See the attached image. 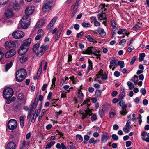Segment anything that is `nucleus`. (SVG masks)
<instances>
[{"label":"nucleus","mask_w":149,"mask_h":149,"mask_svg":"<svg viewBox=\"0 0 149 149\" xmlns=\"http://www.w3.org/2000/svg\"><path fill=\"white\" fill-rule=\"evenodd\" d=\"M26 71L23 68H21L16 72L15 78L17 81L20 82L26 78Z\"/></svg>","instance_id":"obj_1"},{"label":"nucleus","mask_w":149,"mask_h":149,"mask_svg":"<svg viewBox=\"0 0 149 149\" xmlns=\"http://www.w3.org/2000/svg\"><path fill=\"white\" fill-rule=\"evenodd\" d=\"M13 94L14 92L13 89L9 87L4 88L3 92V97L5 99L10 98Z\"/></svg>","instance_id":"obj_2"},{"label":"nucleus","mask_w":149,"mask_h":149,"mask_svg":"<svg viewBox=\"0 0 149 149\" xmlns=\"http://www.w3.org/2000/svg\"><path fill=\"white\" fill-rule=\"evenodd\" d=\"M30 19L29 16H24L21 19L20 24L22 28L26 29L29 26L30 23Z\"/></svg>","instance_id":"obj_3"},{"label":"nucleus","mask_w":149,"mask_h":149,"mask_svg":"<svg viewBox=\"0 0 149 149\" xmlns=\"http://www.w3.org/2000/svg\"><path fill=\"white\" fill-rule=\"evenodd\" d=\"M17 123L16 120L15 119H11L8 122L7 127L10 130L15 129L17 126Z\"/></svg>","instance_id":"obj_4"},{"label":"nucleus","mask_w":149,"mask_h":149,"mask_svg":"<svg viewBox=\"0 0 149 149\" xmlns=\"http://www.w3.org/2000/svg\"><path fill=\"white\" fill-rule=\"evenodd\" d=\"M48 47L49 45H48L45 46L44 45H42L40 47V50H39L38 51V52H37L36 53V55L39 57L41 56Z\"/></svg>","instance_id":"obj_5"},{"label":"nucleus","mask_w":149,"mask_h":149,"mask_svg":"<svg viewBox=\"0 0 149 149\" xmlns=\"http://www.w3.org/2000/svg\"><path fill=\"white\" fill-rule=\"evenodd\" d=\"M24 35V33L21 31H17L13 32L12 34L13 37L15 39L22 38Z\"/></svg>","instance_id":"obj_6"},{"label":"nucleus","mask_w":149,"mask_h":149,"mask_svg":"<svg viewBox=\"0 0 149 149\" xmlns=\"http://www.w3.org/2000/svg\"><path fill=\"white\" fill-rule=\"evenodd\" d=\"M35 7L33 6H30L27 7L25 9V13L26 16H29L34 11Z\"/></svg>","instance_id":"obj_7"},{"label":"nucleus","mask_w":149,"mask_h":149,"mask_svg":"<svg viewBox=\"0 0 149 149\" xmlns=\"http://www.w3.org/2000/svg\"><path fill=\"white\" fill-rule=\"evenodd\" d=\"M16 46L15 43L12 41L9 42L6 41L5 44V47L6 49H8L10 48L15 47Z\"/></svg>","instance_id":"obj_8"},{"label":"nucleus","mask_w":149,"mask_h":149,"mask_svg":"<svg viewBox=\"0 0 149 149\" xmlns=\"http://www.w3.org/2000/svg\"><path fill=\"white\" fill-rule=\"evenodd\" d=\"M53 3V1L49 2L44 4L42 8L43 11L44 12H46L47 9L50 8L52 6Z\"/></svg>","instance_id":"obj_9"},{"label":"nucleus","mask_w":149,"mask_h":149,"mask_svg":"<svg viewBox=\"0 0 149 149\" xmlns=\"http://www.w3.org/2000/svg\"><path fill=\"white\" fill-rule=\"evenodd\" d=\"M109 136V134L106 132L103 133L101 135V140L102 142L105 143L108 139Z\"/></svg>","instance_id":"obj_10"},{"label":"nucleus","mask_w":149,"mask_h":149,"mask_svg":"<svg viewBox=\"0 0 149 149\" xmlns=\"http://www.w3.org/2000/svg\"><path fill=\"white\" fill-rule=\"evenodd\" d=\"M15 53L16 52L15 50H10L6 53L5 56L6 58H9L13 56Z\"/></svg>","instance_id":"obj_11"},{"label":"nucleus","mask_w":149,"mask_h":149,"mask_svg":"<svg viewBox=\"0 0 149 149\" xmlns=\"http://www.w3.org/2000/svg\"><path fill=\"white\" fill-rule=\"evenodd\" d=\"M78 6H75L73 5L71 7V9L72 13L71 16V17L73 18L75 16V14L78 10Z\"/></svg>","instance_id":"obj_12"},{"label":"nucleus","mask_w":149,"mask_h":149,"mask_svg":"<svg viewBox=\"0 0 149 149\" xmlns=\"http://www.w3.org/2000/svg\"><path fill=\"white\" fill-rule=\"evenodd\" d=\"M84 113L83 114L82 116V119H84L85 118L87 117L88 115H91L92 113L91 112V111L90 110V109L89 108H88L87 109L84 110Z\"/></svg>","instance_id":"obj_13"},{"label":"nucleus","mask_w":149,"mask_h":149,"mask_svg":"<svg viewBox=\"0 0 149 149\" xmlns=\"http://www.w3.org/2000/svg\"><path fill=\"white\" fill-rule=\"evenodd\" d=\"M5 15L7 18H12L14 16V14L13 12L10 10L8 9L6 10Z\"/></svg>","instance_id":"obj_14"},{"label":"nucleus","mask_w":149,"mask_h":149,"mask_svg":"<svg viewBox=\"0 0 149 149\" xmlns=\"http://www.w3.org/2000/svg\"><path fill=\"white\" fill-rule=\"evenodd\" d=\"M15 143L13 141H10L7 145L6 149H15Z\"/></svg>","instance_id":"obj_15"},{"label":"nucleus","mask_w":149,"mask_h":149,"mask_svg":"<svg viewBox=\"0 0 149 149\" xmlns=\"http://www.w3.org/2000/svg\"><path fill=\"white\" fill-rule=\"evenodd\" d=\"M28 49V48H25L23 46L21 45L20 49L18 52L19 54L20 55H23L27 52Z\"/></svg>","instance_id":"obj_16"},{"label":"nucleus","mask_w":149,"mask_h":149,"mask_svg":"<svg viewBox=\"0 0 149 149\" xmlns=\"http://www.w3.org/2000/svg\"><path fill=\"white\" fill-rule=\"evenodd\" d=\"M31 42V38H29L25 40L24 42L22 45L25 48H28L27 47L30 44Z\"/></svg>","instance_id":"obj_17"},{"label":"nucleus","mask_w":149,"mask_h":149,"mask_svg":"<svg viewBox=\"0 0 149 149\" xmlns=\"http://www.w3.org/2000/svg\"><path fill=\"white\" fill-rule=\"evenodd\" d=\"M93 47H88L87 49L84 51L83 52V54H90L93 53Z\"/></svg>","instance_id":"obj_18"},{"label":"nucleus","mask_w":149,"mask_h":149,"mask_svg":"<svg viewBox=\"0 0 149 149\" xmlns=\"http://www.w3.org/2000/svg\"><path fill=\"white\" fill-rule=\"evenodd\" d=\"M97 16H98V19L100 20L104 19L107 20L105 13L102 12L100 14H98Z\"/></svg>","instance_id":"obj_19"},{"label":"nucleus","mask_w":149,"mask_h":149,"mask_svg":"<svg viewBox=\"0 0 149 149\" xmlns=\"http://www.w3.org/2000/svg\"><path fill=\"white\" fill-rule=\"evenodd\" d=\"M58 19V17L56 16L54 17L51 21L49 24H48L47 28L49 29H50V27L54 25L56 21Z\"/></svg>","instance_id":"obj_20"},{"label":"nucleus","mask_w":149,"mask_h":149,"mask_svg":"<svg viewBox=\"0 0 149 149\" xmlns=\"http://www.w3.org/2000/svg\"><path fill=\"white\" fill-rule=\"evenodd\" d=\"M97 31L102 37L104 36L106 34L104 30L102 28L99 27L97 29Z\"/></svg>","instance_id":"obj_21"},{"label":"nucleus","mask_w":149,"mask_h":149,"mask_svg":"<svg viewBox=\"0 0 149 149\" xmlns=\"http://www.w3.org/2000/svg\"><path fill=\"white\" fill-rule=\"evenodd\" d=\"M13 6L14 10H18L19 8V6L17 1L16 0L13 1Z\"/></svg>","instance_id":"obj_22"},{"label":"nucleus","mask_w":149,"mask_h":149,"mask_svg":"<svg viewBox=\"0 0 149 149\" xmlns=\"http://www.w3.org/2000/svg\"><path fill=\"white\" fill-rule=\"evenodd\" d=\"M125 103L124 101L121 100L118 103L119 105L121 107L122 109H126L127 107V104H125Z\"/></svg>","instance_id":"obj_23"},{"label":"nucleus","mask_w":149,"mask_h":149,"mask_svg":"<svg viewBox=\"0 0 149 149\" xmlns=\"http://www.w3.org/2000/svg\"><path fill=\"white\" fill-rule=\"evenodd\" d=\"M40 44L39 43H37L35 44L33 48V51L36 53L38 52V51L39 49Z\"/></svg>","instance_id":"obj_24"},{"label":"nucleus","mask_w":149,"mask_h":149,"mask_svg":"<svg viewBox=\"0 0 149 149\" xmlns=\"http://www.w3.org/2000/svg\"><path fill=\"white\" fill-rule=\"evenodd\" d=\"M93 36L90 35H87L86 36L88 40L89 41L91 42H93L94 43H97V42L93 38Z\"/></svg>","instance_id":"obj_25"},{"label":"nucleus","mask_w":149,"mask_h":149,"mask_svg":"<svg viewBox=\"0 0 149 149\" xmlns=\"http://www.w3.org/2000/svg\"><path fill=\"white\" fill-rule=\"evenodd\" d=\"M125 96V92L123 89H121L120 93L118 99L119 100H122Z\"/></svg>","instance_id":"obj_26"},{"label":"nucleus","mask_w":149,"mask_h":149,"mask_svg":"<svg viewBox=\"0 0 149 149\" xmlns=\"http://www.w3.org/2000/svg\"><path fill=\"white\" fill-rule=\"evenodd\" d=\"M18 99L20 100H25V98L24 95L23 93H21L19 94L18 96Z\"/></svg>","instance_id":"obj_27"},{"label":"nucleus","mask_w":149,"mask_h":149,"mask_svg":"<svg viewBox=\"0 0 149 149\" xmlns=\"http://www.w3.org/2000/svg\"><path fill=\"white\" fill-rule=\"evenodd\" d=\"M13 65V63L11 62L7 63L5 65V71L7 72L12 67Z\"/></svg>","instance_id":"obj_28"},{"label":"nucleus","mask_w":149,"mask_h":149,"mask_svg":"<svg viewBox=\"0 0 149 149\" xmlns=\"http://www.w3.org/2000/svg\"><path fill=\"white\" fill-rule=\"evenodd\" d=\"M98 7L99 8L101 9L102 12L105 11L107 10V9L105 8V4L101 3L99 6Z\"/></svg>","instance_id":"obj_29"},{"label":"nucleus","mask_w":149,"mask_h":149,"mask_svg":"<svg viewBox=\"0 0 149 149\" xmlns=\"http://www.w3.org/2000/svg\"><path fill=\"white\" fill-rule=\"evenodd\" d=\"M19 120L21 127L22 128L24 125V117L23 116H20L19 117Z\"/></svg>","instance_id":"obj_30"},{"label":"nucleus","mask_w":149,"mask_h":149,"mask_svg":"<svg viewBox=\"0 0 149 149\" xmlns=\"http://www.w3.org/2000/svg\"><path fill=\"white\" fill-rule=\"evenodd\" d=\"M55 143V141H51L45 147L46 149H50L53 146Z\"/></svg>","instance_id":"obj_31"},{"label":"nucleus","mask_w":149,"mask_h":149,"mask_svg":"<svg viewBox=\"0 0 149 149\" xmlns=\"http://www.w3.org/2000/svg\"><path fill=\"white\" fill-rule=\"evenodd\" d=\"M88 62L89 65L87 68V72H88L92 68V63L90 59H88Z\"/></svg>","instance_id":"obj_32"},{"label":"nucleus","mask_w":149,"mask_h":149,"mask_svg":"<svg viewBox=\"0 0 149 149\" xmlns=\"http://www.w3.org/2000/svg\"><path fill=\"white\" fill-rule=\"evenodd\" d=\"M102 91L101 90L97 89L96 90L95 96L96 97L98 98L101 97V94Z\"/></svg>","instance_id":"obj_33"},{"label":"nucleus","mask_w":149,"mask_h":149,"mask_svg":"<svg viewBox=\"0 0 149 149\" xmlns=\"http://www.w3.org/2000/svg\"><path fill=\"white\" fill-rule=\"evenodd\" d=\"M83 137L81 135L79 134L76 135V140L79 143L83 141Z\"/></svg>","instance_id":"obj_34"},{"label":"nucleus","mask_w":149,"mask_h":149,"mask_svg":"<svg viewBox=\"0 0 149 149\" xmlns=\"http://www.w3.org/2000/svg\"><path fill=\"white\" fill-rule=\"evenodd\" d=\"M132 81L134 82L135 84H136L138 81V77L137 76L134 75L131 80Z\"/></svg>","instance_id":"obj_35"},{"label":"nucleus","mask_w":149,"mask_h":149,"mask_svg":"<svg viewBox=\"0 0 149 149\" xmlns=\"http://www.w3.org/2000/svg\"><path fill=\"white\" fill-rule=\"evenodd\" d=\"M27 59V57L25 55L20 58V61L21 62L23 63L26 61Z\"/></svg>","instance_id":"obj_36"},{"label":"nucleus","mask_w":149,"mask_h":149,"mask_svg":"<svg viewBox=\"0 0 149 149\" xmlns=\"http://www.w3.org/2000/svg\"><path fill=\"white\" fill-rule=\"evenodd\" d=\"M99 113L101 117H102L104 115L105 110L104 109L102 108L101 110H99Z\"/></svg>","instance_id":"obj_37"},{"label":"nucleus","mask_w":149,"mask_h":149,"mask_svg":"<svg viewBox=\"0 0 149 149\" xmlns=\"http://www.w3.org/2000/svg\"><path fill=\"white\" fill-rule=\"evenodd\" d=\"M78 93V97L79 98L80 100H82L83 97V95L81 90H79Z\"/></svg>","instance_id":"obj_38"},{"label":"nucleus","mask_w":149,"mask_h":149,"mask_svg":"<svg viewBox=\"0 0 149 149\" xmlns=\"http://www.w3.org/2000/svg\"><path fill=\"white\" fill-rule=\"evenodd\" d=\"M30 143L29 141H26L25 140H24L23 141L22 145V148H24L26 145H27L29 144Z\"/></svg>","instance_id":"obj_39"},{"label":"nucleus","mask_w":149,"mask_h":149,"mask_svg":"<svg viewBox=\"0 0 149 149\" xmlns=\"http://www.w3.org/2000/svg\"><path fill=\"white\" fill-rule=\"evenodd\" d=\"M37 106V105L33 104V105L31 106V107L29 109V112L31 113L32 111H33Z\"/></svg>","instance_id":"obj_40"},{"label":"nucleus","mask_w":149,"mask_h":149,"mask_svg":"<svg viewBox=\"0 0 149 149\" xmlns=\"http://www.w3.org/2000/svg\"><path fill=\"white\" fill-rule=\"evenodd\" d=\"M127 85L130 90H132L134 87L133 84L130 81H128L127 82Z\"/></svg>","instance_id":"obj_41"},{"label":"nucleus","mask_w":149,"mask_h":149,"mask_svg":"<svg viewBox=\"0 0 149 149\" xmlns=\"http://www.w3.org/2000/svg\"><path fill=\"white\" fill-rule=\"evenodd\" d=\"M126 30L125 29H120L118 31L117 33L119 34H123L126 32Z\"/></svg>","instance_id":"obj_42"},{"label":"nucleus","mask_w":149,"mask_h":149,"mask_svg":"<svg viewBox=\"0 0 149 149\" xmlns=\"http://www.w3.org/2000/svg\"><path fill=\"white\" fill-rule=\"evenodd\" d=\"M45 23V19H41L39 22L38 25L41 26L44 24Z\"/></svg>","instance_id":"obj_43"},{"label":"nucleus","mask_w":149,"mask_h":149,"mask_svg":"<svg viewBox=\"0 0 149 149\" xmlns=\"http://www.w3.org/2000/svg\"><path fill=\"white\" fill-rule=\"evenodd\" d=\"M127 112L128 111L126 110V109H122V110L120 111V114L122 115L125 116L127 113Z\"/></svg>","instance_id":"obj_44"},{"label":"nucleus","mask_w":149,"mask_h":149,"mask_svg":"<svg viewBox=\"0 0 149 149\" xmlns=\"http://www.w3.org/2000/svg\"><path fill=\"white\" fill-rule=\"evenodd\" d=\"M145 56V54L143 53L141 54L139 56V60L140 61H141L144 59V58Z\"/></svg>","instance_id":"obj_45"},{"label":"nucleus","mask_w":149,"mask_h":149,"mask_svg":"<svg viewBox=\"0 0 149 149\" xmlns=\"http://www.w3.org/2000/svg\"><path fill=\"white\" fill-rule=\"evenodd\" d=\"M37 33V35H41V37H42L44 35V33L43 30L42 29H39L38 30Z\"/></svg>","instance_id":"obj_46"},{"label":"nucleus","mask_w":149,"mask_h":149,"mask_svg":"<svg viewBox=\"0 0 149 149\" xmlns=\"http://www.w3.org/2000/svg\"><path fill=\"white\" fill-rule=\"evenodd\" d=\"M117 65H118L120 66L121 68H123L124 67V62L123 61H119L118 62Z\"/></svg>","instance_id":"obj_47"},{"label":"nucleus","mask_w":149,"mask_h":149,"mask_svg":"<svg viewBox=\"0 0 149 149\" xmlns=\"http://www.w3.org/2000/svg\"><path fill=\"white\" fill-rule=\"evenodd\" d=\"M81 25L83 27H89L90 26V24L89 23L83 22Z\"/></svg>","instance_id":"obj_48"},{"label":"nucleus","mask_w":149,"mask_h":149,"mask_svg":"<svg viewBox=\"0 0 149 149\" xmlns=\"http://www.w3.org/2000/svg\"><path fill=\"white\" fill-rule=\"evenodd\" d=\"M42 68V65H40V67L38 70L37 72V75L38 76V77H39L41 73Z\"/></svg>","instance_id":"obj_49"},{"label":"nucleus","mask_w":149,"mask_h":149,"mask_svg":"<svg viewBox=\"0 0 149 149\" xmlns=\"http://www.w3.org/2000/svg\"><path fill=\"white\" fill-rule=\"evenodd\" d=\"M140 28V27L139 26L138 24H136L133 27L132 29L133 30L136 31L139 29Z\"/></svg>","instance_id":"obj_50"},{"label":"nucleus","mask_w":149,"mask_h":149,"mask_svg":"<svg viewBox=\"0 0 149 149\" xmlns=\"http://www.w3.org/2000/svg\"><path fill=\"white\" fill-rule=\"evenodd\" d=\"M20 108L21 105L20 104H17L15 106L14 109L17 111L20 110Z\"/></svg>","instance_id":"obj_51"},{"label":"nucleus","mask_w":149,"mask_h":149,"mask_svg":"<svg viewBox=\"0 0 149 149\" xmlns=\"http://www.w3.org/2000/svg\"><path fill=\"white\" fill-rule=\"evenodd\" d=\"M97 119L96 115L95 114H93L91 118V120L92 121H95Z\"/></svg>","instance_id":"obj_52"},{"label":"nucleus","mask_w":149,"mask_h":149,"mask_svg":"<svg viewBox=\"0 0 149 149\" xmlns=\"http://www.w3.org/2000/svg\"><path fill=\"white\" fill-rule=\"evenodd\" d=\"M111 137L112 139L114 141H117L118 140V137L116 134H113L112 135Z\"/></svg>","instance_id":"obj_53"},{"label":"nucleus","mask_w":149,"mask_h":149,"mask_svg":"<svg viewBox=\"0 0 149 149\" xmlns=\"http://www.w3.org/2000/svg\"><path fill=\"white\" fill-rule=\"evenodd\" d=\"M116 62L117 60H113L110 61V64H111L113 65L115 64L116 66H117V64L116 63Z\"/></svg>","instance_id":"obj_54"},{"label":"nucleus","mask_w":149,"mask_h":149,"mask_svg":"<svg viewBox=\"0 0 149 149\" xmlns=\"http://www.w3.org/2000/svg\"><path fill=\"white\" fill-rule=\"evenodd\" d=\"M136 56H134L132 59H131L130 62V64L131 65L133 64L134 62H135V61H136Z\"/></svg>","instance_id":"obj_55"},{"label":"nucleus","mask_w":149,"mask_h":149,"mask_svg":"<svg viewBox=\"0 0 149 149\" xmlns=\"http://www.w3.org/2000/svg\"><path fill=\"white\" fill-rule=\"evenodd\" d=\"M8 0H0V5H3L8 2Z\"/></svg>","instance_id":"obj_56"},{"label":"nucleus","mask_w":149,"mask_h":149,"mask_svg":"<svg viewBox=\"0 0 149 149\" xmlns=\"http://www.w3.org/2000/svg\"><path fill=\"white\" fill-rule=\"evenodd\" d=\"M84 33L83 32V31H81L77 34V37L78 38L81 37L83 35Z\"/></svg>","instance_id":"obj_57"},{"label":"nucleus","mask_w":149,"mask_h":149,"mask_svg":"<svg viewBox=\"0 0 149 149\" xmlns=\"http://www.w3.org/2000/svg\"><path fill=\"white\" fill-rule=\"evenodd\" d=\"M138 116L139 123V124H141L142 123V116L140 114L138 115Z\"/></svg>","instance_id":"obj_58"},{"label":"nucleus","mask_w":149,"mask_h":149,"mask_svg":"<svg viewBox=\"0 0 149 149\" xmlns=\"http://www.w3.org/2000/svg\"><path fill=\"white\" fill-rule=\"evenodd\" d=\"M107 78V74H105L102 75L101 77V79L102 80H106Z\"/></svg>","instance_id":"obj_59"},{"label":"nucleus","mask_w":149,"mask_h":149,"mask_svg":"<svg viewBox=\"0 0 149 149\" xmlns=\"http://www.w3.org/2000/svg\"><path fill=\"white\" fill-rule=\"evenodd\" d=\"M126 42V40L125 39L122 40L119 42V45H123Z\"/></svg>","instance_id":"obj_60"},{"label":"nucleus","mask_w":149,"mask_h":149,"mask_svg":"<svg viewBox=\"0 0 149 149\" xmlns=\"http://www.w3.org/2000/svg\"><path fill=\"white\" fill-rule=\"evenodd\" d=\"M140 91L141 93L143 95H145L146 94V89L144 88H141V89Z\"/></svg>","instance_id":"obj_61"},{"label":"nucleus","mask_w":149,"mask_h":149,"mask_svg":"<svg viewBox=\"0 0 149 149\" xmlns=\"http://www.w3.org/2000/svg\"><path fill=\"white\" fill-rule=\"evenodd\" d=\"M118 93L116 91H113L112 92L111 95L113 97H115Z\"/></svg>","instance_id":"obj_62"},{"label":"nucleus","mask_w":149,"mask_h":149,"mask_svg":"<svg viewBox=\"0 0 149 149\" xmlns=\"http://www.w3.org/2000/svg\"><path fill=\"white\" fill-rule=\"evenodd\" d=\"M114 74L116 77H118L120 74V73L118 71H116L114 72Z\"/></svg>","instance_id":"obj_63"},{"label":"nucleus","mask_w":149,"mask_h":149,"mask_svg":"<svg viewBox=\"0 0 149 149\" xmlns=\"http://www.w3.org/2000/svg\"><path fill=\"white\" fill-rule=\"evenodd\" d=\"M131 144V142L130 141H127L126 142V146L127 147H129Z\"/></svg>","instance_id":"obj_64"}]
</instances>
